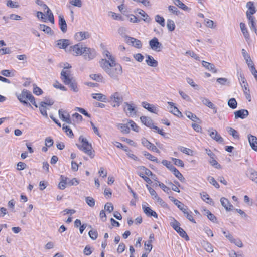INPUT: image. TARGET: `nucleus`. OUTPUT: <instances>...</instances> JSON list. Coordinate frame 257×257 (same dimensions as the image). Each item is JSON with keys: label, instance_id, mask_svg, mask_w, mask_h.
I'll return each mask as SVG.
<instances>
[{"label": "nucleus", "instance_id": "nucleus-5", "mask_svg": "<svg viewBox=\"0 0 257 257\" xmlns=\"http://www.w3.org/2000/svg\"><path fill=\"white\" fill-rule=\"evenodd\" d=\"M123 110L126 113V115L130 117H133L137 115V107L133 103L124 102Z\"/></svg>", "mask_w": 257, "mask_h": 257}, {"label": "nucleus", "instance_id": "nucleus-31", "mask_svg": "<svg viewBox=\"0 0 257 257\" xmlns=\"http://www.w3.org/2000/svg\"><path fill=\"white\" fill-rule=\"evenodd\" d=\"M202 64L206 69H208L209 71H212L213 73L216 72V70L215 69L214 65L208 62L202 61Z\"/></svg>", "mask_w": 257, "mask_h": 257}, {"label": "nucleus", "instance_id": "nucleus-56", "mask_svg": "<svg viewBox=\"0 0 257 257\" xmlns=\"http://www.w3.org/2000/svg\"><path fill=\"white\" fill-rule=\"evenodd\" d=\"M103 55L105 56L108 59L107 60H109L110 62H112L113 60H115V58L111 55L108 50H104L103 52Z\"/></svg>", "mask_w": 257, "mask_h": 257}, {"label": "nucleus", "instance_id": "nucleus-53", "mask_svg": "<svg viewBox=\"0 0 257 257\" xmlns=\"http://www.w3.org/2000/svg\"><path fill=\"white\" fill-rule=\"evenodd\" d=\"M86 203L91 207H93L95 205V200L91 197H86L85 198Z\"/></svg>", "mask_w": 257, "mask_h": 257}, {"label": "nucleus", "instance_id": "nucleus-57", "mask_svg": "<svg viewBox=\"0 0 257 257\" xmlns=\"http://www.w3.org/2000/svg\"><path fill=\"white\" fill-rule=\"evenodd\" d=\"M88 234H89V237L92 240H94L96 239L98 237V233L96 230H91L89 231Z\"/></svg>", "mask_w": 257, "mask_h": 257}, {"label": "nucleus", "instance_id": "nucleus-41", "mask_svg": "<svg viewBox=\"0 0 257 257\" xmlns=\"http://www.w3.org/2000/svg\"><path fill=\"white\" fill-rule=\"evenodd\" d=\"M138 169H140V170L139 172H141L143 174L144 173L145 175L148 176H153L152 172L149 169L147 168L145 166H140L138 167Z\"/></svg>", "mask_w": 257, "mask_h": 257}, {"label": "nucleus", "instance_id": "nucleus-59", "mask_svg": "<svg viewBox=\"0 0 257 257\" xmlns=\"http://www.w3.org/2000/svg\"><path fill=\"white\" fill-rule=\"evenodd\" d=\"M67 185L69 186H76L79 184V181L76 178H73L72 179L67 178Z\"/></svg>", "mask_w": 257, "mask_h": 257}, {"label": "nucleus", "instance_id": "nucleus-11", "mask_svg": "<svg viewBox=\"0 0 257 257\" xmlns=\"http://www.w3.org/2000/svg\"><path fill=\"white\" fill-rule=\"evenodd\" d=\"M58 113L60 118L63 121L66 122L67 123L71 124V120L69 114L66 111L63 109H59Z\"/></svg>", "mask_w": 257, "mask_h": 257}, {"label": "nucleus", "instance_id": "nucleus-54", "mask_svg": "<svg viewBox=\"0 0 257 257\" xmlns=\"http://www.w3.org/2000/svg\"><path fill=\"white\" fill-rule=\"evenodd\" d=\"M62 128L68 136L70 137H72L73 136L72 131L68 126L63 124Z\"/></svg>", "mask_w": 257, "mask_h": 257}, {"label": "nucleus", "instance_id": "nucleus-47", "mask_svg": "<svg viewBox=\"0 0 257 257\" xmlns=\"http://www.w3.org/2000/svg\"><path fill=\"white\" fill-rule=\"evenodd\" d=\"M174 175L181 182L184 181L185 180L184 177L183 176L182 174L177 170L176 168L172 171Z\"/></svg>", "mask_w": 257, "mask_h": 257}, {"label": "nucleus", "instance_id": "nucleus-16", "mask_svg": "<svg viewBox=\"0 0 257 257\" xmlns=\"http://www.w3.org/2000/svg\"><path fill=\"white\" fill-rule=\"evenodd\" d=\"M246 175L252 181L257 183V171L251 168H249L246 171Z\"/></svg>", "mask_w": 257, "mask_h": 257}, {"label": "nucleus", "instance_id": "nucleus-6", "mask_svg": "<svg viewBox=\"0 0 257 257\" xmlns=\"http://www.w3.org/2000/svg\"><path fill=\"white\" fill-rule=\"evenodd\" d=\"M84 49V53L82 55L84 60L91 61L97 56V52L94 49L87 47Z\"/></svg>", "mask_w": 257, "mask_h": 257}, {"label": "nucleus", "instance_id": "nucleus-32", "mask_svg": "<svg viewBox=\"0 0 257 257\" xmlns=\"http://www.w3.org/2000/svg\"><path fill=\"white\" fill-rule=\"evenodd\" d=\"M202 245L203 248L208 252H213V246L209 242L203 241L202 243Z\"/></svg>", "mask_w": 257, "mask_h": 257}, {"label": "nucleus", "instance_id": "nucleus-27", "mask_svg": "<svg viewBox=\"0 0 257 257\" xmlns=\"http://www.w3.org/2000/svg\"><path fill=\"white\" fill-rule=\"evenodd\" d=\"M248 20V25L251 30L253 31L257 34V29L255 26V18L253 16L247 17Z\"/></svg>", "mask_w": 257, "mask_h": 257}, {"label": "nucleus", "instance_id": "nucleus-37", "mask_svg": "<svg viewBox=\"0 0 257 257\" xmlns=\"http://www.w3.org/2000/svg\"><path fill=\"white\" fill-rule=\"evenodd\" d=\"M142 17L143 21L147 23H150L152 21V19L145 12L142 10H140L138 13Z\"/></svg>", "mask_w": 257, "mask_h": 257}, {"label": "nucleus", "instance_id": "nucleus-26", "mask_svg": "<svg viewBox=\"0 0 257 257\" xmlns=\"http://www.w3.org/2000/svg\"><path fill=\"white\" fill-rule=\"evenodd\" d=\"M57 47L60 49H66L70 45L68 39H59L57 41Z\"/></svg>", "mask_w": 257, "mask_h": 257}, {"label": "nucleus", "instance_id": "nucleus-60", "mask_svg": "<svg viewBox=\"0 0 257 257\" xmlns=\"http://www.w3.org/2000/svg\"><path fill=\"white\" fill-rule=\"evenodd\" d=\"M172 110H171V112L173 113L174 115L179 117V116H182L181 112L179 110V109L176 107L174 106L173 107H171Z\"/></svg>", "mask_w": 257, "mask_h": 257}, {"label": "nucleus", "instance_id": "nucleus-3", "mask_svg": "<svg viewBox=\"0 0 257 257\" xmlns=\"http://www.w3.org/2000/svg\"><path fill=\"white\" fill-rule=\"evenodd\" d=\"M16 95L20 102L27 107L32 108L31 104L27 101V100L30 99V97L32 95L29 91L27 89H23L20 94H17Z\"/></svg>", "mask_w": 257, "mask_h": 257}, {"label": "nucleus", "instance_id": "nucleus-63", "mask_svg": "<svg viewBox=\"0 0 257 257\" xmlns=\"http://www.w3.org/2000/svg\"><path fill=\"white\" fill-rule=\"evenodd\" d=\"M209 163L215 168L219 169L221 168V165L217 162L214 158H211L209 161Z\"/></svg>", "mask_w": 257, "mask_h": 257}, {"label": "nucleus", "instance_id": "nucleus-13", "mask_svg": "<svg viewBox=\"0 0 257 257\" xmlns=\"http://www.w3.org/2000/svg\"><path fill=\"white\" fill-rule=\"evenodd\" d=\"M141 142L142 145L147 147L148 149H150L153 151H154L157 153H159L160 151L159 149L157 148V147L152 143L150 142L148 140H147L145 138H143L141 140Z\"/></svg>", "mask_w": 257, "mask_h": 257}, {"label": "nucleus", "instance_id": "nucleus-33", "mask_svg": "<svg viewBox=\"0 0 257 257\" xmlns=\"http://www.w3.org/2000/svg\"><path fill=\"white\" fill-rule=\"evenodd\" d=\"M117 128L121 131V132L124 134H128L130 132V127L128 124L119 123L117 125Z\"/></svg>", "mask_w": 257, "mask_h": 257}, {"label": "nucleus", "instance_id": "nucleus-42", "mask_svg": "<svg viewBox=\"0 0 257 257\" xmlns=\"http://www.w3.org/2000/svg\"><path fill=\"white\" fill-rule=\"evenodd\" d=\"M61 181L59 184L58 187L61 190H64L66 187V185H67V178L63 176H61Z\"/></svg>", "mask_w": 257, "mask_h": 257}, {"label": "nucleus", "instance_id": "nucleus-10", "mask_svg": "<svg viewBox=\"0 0 257 257\" xmlns=\"http://www.w3.org/2000/svg\"><path fill=\"white\" fill-rule=\"evenodd\" d=\"M209 132V136L210 137L219 143L223 142V138L218 133V132L213 128H210L208 130Z\"/></svg>", "mask_w": 257, "mask_h": 257}, {"label": "nucleus", "instance_id": "nucleus-29", "mask_svg": "<svg viewBox=\"0 0 257 257\" xmlns=\"http://www.w3.org/2000/svg\"><path fill=\"white\" fill-rule=\"evenodd\" d=\"M185 114L186 115V116L189 119H191L192 121L197 123H200L201 122L200 119L198 117H197L195 114H193V113L189 111H185Z\"/></svg>", "mask_w": 257, "mask_h": 257}, {"label": "nucleus", "instance_id": "nucleus-49", "mask_svg": "<svg viewBox=\"0 0 257 257\" xmlns=\"http://www.w3.org/2000/svg\"><path fill=\"white\" fill-rule=\"evenodd\" d=\"M155 20L156 22L158 23L161 26L164 27L165 19L163 17L160 16L159 15H157L155 16Z\"/></svg>", "mask_w": 257, "mask_h": 257}, {"label": "nucleus", "instance_id": "nucleus-35", "mask_svg": "<svg viewBox=\"0 0 257 257\" xmlns=\"http://www.w3.org/2000/svg\"><path fill=\"white\" fill-rule=\"evenodd\" d=\"M240 27L241 32L243 33L245 39H248L249 38V34L246 27L245 24L244 23L241 22L240 24Z\"/></svg>", "mask_w": 257, "mask_h": 257}, {"label": "nucleus", "instance_id": "nucleus-20", "mask_svg": "<svg viewBox=\"0 0 257 257\" xmlns=\"http://www.w3.org/2000/svg\"><path fill=\"white\" fill-rule=\"evenodd\" d=\"M220 202L222 206L224 207L227 211H230L233 210V205L231 204L229 201L226 198H221Z\"/></svg>", "mask_w": 257, "mask_h": 257}, {"label": "nucleus", "instance_id": "nucleus-2", "mask_svg": "<svg viewBox=\"0 0 257 257\" xmlns=\"http://www.w3.org/2000/svg\"><path fill=\"white\" fill-rule=\"evenodd\" d=\"M79 140L82 143V145L77 144V147L79 150L84 152L86 154L89 155L91 158L94 157V151H93L91 144H90L86 138L80 136Z\"/></svg>", "mask_w": 257, "mask_h": 257}, {"label": "nucleus", "instance_id": "nucleus-22", "mask_svg": "<svg viewBox=\"0 0 257 257\" xmlns=\"http://www.w3.org/2000/svg\"><path fill=\"white\" fill-rule=\"evenodd\" d=\"M248 139L251 148L257 151V137L249 134L248 135Z\"/></svg>", "mask_w": 257, "mask_h": 257}, {"label": "nucleus", "instance_id": "nucleus-52", "mask_svg": "<svg viewBox=\"0 0 257 257\" xmlns=\"http://www.w3.org/2000/svg\"><path fill=\"white\" fill-rule=\"evenodd\" d=\"M168 10L170 12H171L177 16L181 14L180 11H179L176 7L173 6H169L168 7Z\"/></svg>", "mask_w": 257, "mask_h": 257}, {"label": "nucleus", "instance_id": "nucleus-12", "mask_svg": "<svg viewBox=\"0 0 257 257\" xmlns=\"http://www.w3.org/2000/svg\"><path fill=\"white\" fill-rule=\"evenodd\" d=\"M126 42L137 48H141L142 44L140 40L133 37L127 36Z\"/></svg>", "mask_w": 257, "mask_h": 257}, {"label": "nucleus", "instance_id": "nucleus-25", "mask_svg": "<svg viewBox=\"0 0 257 257\" xmlns=\"http://www.w3.org/2000/svg\"><path fill=\"white\" fill-rule=\"evenodd\" d=\"M59 25L62 32L64 33H66L67 31V24L62 15L59 16Z\"/></svg>", "mask_w": 257, "mask_h": 257}, {"label": "nucleus", "instance_id": "nucleus-62", "mask_svg": "<svg viewBox=\"0 0 257 257\" xmlns=\"http://www.w3.org/2000/svg\"><path fill=\"white\" fill-rule=\"evenodd\" d=\"M104 209L107 211H108L109 213H111L113 211L114 209L113 205L112 203H107L105 204L104 206Z\"/></svg>", "mask_w": 257, "mask_h": 257}, {"label": "nucleus", "instance_id": "nucleus-18", "mask_svg": "<svg viewBox=\"0 0 257 257\" xmlns=\"http://www.w3.org/2000/svg\"><path fill=\"white\" fill-rule=\"evenodd\" d=\"M246 7L248 8V10L246 13V17L252 16V15L256 13V10L254 6L253 2L251 1L247 2Z\"/></svg>", "mask_w": 257, "mask_h": 257}, {"label": "nucleus", "instance_id": "nucleus-44", "mask_svg": "<svg viewBox=\"0 0 257 257\" xmlns=\"http://www.w3.org/2000/svg\"><path fill=\"white\" fill-rule=\"evenodd\" d=\"M228 105L230 108L234 109L237 107V102L235 98H232L228 100Z\"/></svg>", "mask_w": 257, "mask_h": 257}, {"label": "nucleus", "instance_id": "nucleus-61", "mask_svg": "<svg viewBox=\"0 0 257 257\" xmlns=\"http://www.w3.org/2000/svg\"><path fill=\"white\" fill-rule=\"evenodd\" d=\"M185 216H186V217L189 220H190V221H191L192 222L194 223H196V221L193 218V213L191 211H188L187 212H186L185 214Z\"/></svg>", "mask_w": 257, "mask_h": 257}, {"label": "nucleus", "instance_id": "nucleus-4", "mask_svg": "<svg viewBox=\"0 0 257 257\" xmlns=\"http://www.w3.org/2000/svg\"><path fill=\"white\" fill-rule=\"evenodd\" d=\"M171 226L180 235V236L185 239L186 240H189V238L186 232L180 227V223L174 218L170 223Z\"/></svg>", "mask_w": 257, "mask_h": 257}, {"label": "nucleus", "instance_id": "nucleus-38", "mask_svg": "<svg viewBox=\"0 0 257 257\" xmlns=\"http://www.w3.org/2000/svg\"><path fill=\"white\" fill-rule=\"evenodd\" d=\"M39 29L48 34L51 35L53 34V32L52 31L51 28L44 24H40L39 25Z\"/></svg>", "mask_w": 257, "mask_h": 257}, {"label": "nucleus", "instance_id": "nucleus-58", "mask_svg": "<svg viewBox=\"0 0 257 257\" xmlns=\"http://www.w3.org/2000/svg\"><path fill=\"white\" fill-rule=\"evenodd\" d=\"M179 150L181 152L187 155H192L193 151L190 149L184 147H180Z\"/></svg>", "mask_w": 257, "mask_h": 257}, {"label": "nucleus", "instance_id": "nucleus-40", "mask_svg": "<svg viewBox=\"0 0 257 257\" xmlns=\"http://www.w3.org/2000/svg\"><path fill=\"white\" fill-rule=\"evenodd\" d=\"M174 3L177 7L183 10L187 11L189 8L180 0H174Z\"/></svg>", "mask_w": 257, "mask_h": 257}, {"label": "nucleus", "instance_id": "nucleus-14", "mask_svg": "<svg viewBox=\"0 0 257 257\" xmlns=\"http://www.w3.org/2000/svg\"><path fill=\"white\" fill-rule=\"evenodd\" d=\"M235 119H244L249 115V112L246 109H240L234 112Z\"/></svg>", "mask_w": 257, "mask_h": 257}, {"label": "nucleus", "instance_id": "nucleus-9", "mask_svg": "<svg viewBox=\"0 0 257 257\" xmlns=\"http://www.w3.org/2000/svg\"><path fill=\"white\" fill-rule=\"evenodd\" d=\"M149 45L152 50L156 52L160 51L163 48L162 44L158 41L156 37H154L149 41Z\"/></svg>", "mask_w": 257, "mask_h": 257}, {"label": "nucleus", "instance_id": "nucleus-30", "mask_svg": "<svg viewBox=\"0 0 257 257\" xmlns=\"http://www.w3.org/2000/svg\"><path fill=\"white\" fill-rule=\"evenodd\" d=\"M92 97L93 99L98 101L103 102H106L107 98L106 96L101 93H93L92 94Z\"/></svg>", "mask_w": 257, "mask_h": 257}, {"label": "nucleus", "instance_id": "nucleus-1", "mask_svg": "<svg viewBox=\"0 0 257 257\" xmlns=\"http://www.w3.org/2000/svg\"><path fill=\"white\" fill-rule=\"evenodd\" d=\"M101 67L112 79L119 80V76L122 73V66L115 60L110 62L106 59H102L99 62Z\"/></svg>", "mask_w": 257, "mask_h": 257}, {"label": "nucleus", "instance_id": "nucleus-19", "mask_svg": "<svg viewBox=\"0 0 257 257\" xmlns=\"http://www.w3.org/2000/svg\"><path fill=\"white\" fill-rule=\"evenodd\" d=\"M142 208L144 211V212L146 214V215L149 217H154L155 218H158V215L156 212L152 210L150 207L146 206L145 205H142Z\"/></svg>", "mask_w": 257, "mask_h": 257}, {"label": "nucleus", "instance_id": "nucleus-21", "mask_svg": "<svg viewBox=\"0 0 257 257\" xmlns=\"http://www.w3.org/2000/svg\"><path fill=\"white\" fill-rule=\"evenodd\" d=\"M142 106L148 110L149 112L157 114L158 110L154 105L150 104L147 102H143L142 103Z\"/></svg>", "mask_w": 257, "mask_h": 257}, {"label": "nucleus", "instance_id": "nucleus-15", "mask_svg": "<svg viewBox=\"0 0 257 257\" xmlns=\"http://www.w3.org/2000/svg\"><path fill=\"white\" fill-rule=\"evenodd\" d=\"M111 99L116 103V106H119L123 101L122 96L118 92H115L111 96Z\"/></svg>", "mask_w": 257, "mask_h": 257}, {"label": "nucleus", "instance_id": "nucleus-36", "mask_svg": "<svg viewBox=\"0 0 257 257\" xmlns=\"http://www.w3.org/2000/svg\"><path fill=\"white\" fill-rule=\"evenodd\" d=\"M143 154L146 157L147 159H149V160L155 162L157 163H160V161L156 157L152 155L150 153L147 152V151H144L143 152Z\"/></svg>", "mask_w": 257, "mask_h": 257}, {"label": "nucleus", "instance_id": "nucleus-17", "mask_svg": "<svg viewBox=\"0 0 257 257\" xmlns=\"http://www.w3.org/2000/svg\"><path fill=\"white\" fill-rule=\"evenodd\" d=\"M202 103L208 107L209 108L213 109L214 110V113H216L217 112V109L215 105L208 99L205 97H201L200 98Z\"/></svg>", "mask_w": 257, "mask_h": 257}, {"label": "nucleus", "instance_id": "nucleus-51", "mask_svg": "<svg viewBox=\"0 0 257 257\" xmlns=\"http://www.w3.org/2000/svg\"><path fill=\"white\" fill-rule=\"evenodd\" d=\"M208 181L212 185H213L215 188H219L220 186L217 182L215 180V179L212 176H208L207 177Z\"/></svg>", "mask_w": 257, "mask_h": 257}, {"label": "nucleus", "instance_id": "nucleus-64", "mask_svg": "<svg viewBox=\"0 0 257 257\" xmlns=\"http://www.w3.org/2000/svg\"><path fill=\"white\" fill-rule=\"evenodd\" d=\"M70 87L72 90H73L75 92H77L78 91V88L77 87V83L74 80L73 81L70 83L69 85Z\"/></svg>", "mask_w": 257, "mask_h": 257}, {"label": "nucleus", "instance_id": "nucleus-43", "mask_svg": "<svg viewBox=\"0 0 257 257\" xmlns=\"http://www.w3.org/2000/svg\"><path fill=\"white\" fill-rule=\"evenodd\" d=\"M201 197L202 199L206 203L209 204H212L213 203L212 199L209 197V196L206 193L203 192V194H201Z\"/></svg>", "mask_w": 257, "mask_h": 257}, {"label": "nucleus", "instance_id": "nucleus-55", "mask_svg": "<svg viewBox=\"0 0 257 257\" xmlns=\"http://www.w3.org/2000/svg\"><path fill=\"white\" fill-rule=\"evenodd\" d=\"M46 15L48 16V20H49V21L50 22H51L52 23L54 24V18L53 14L49 8H48V10H47Z\"/></svg>", "mask_w": 257, "mask_h": 257}, {"label": "nucleus", "instance_id": "nucleus-28", "mask_svg": "<svg viewBox=\"0 0 257 257\" xmlns=\"http://www.w3.org/2000/svg\"><path fill=\"white\" fill-rule=\"evenodd\" d=\"M146 62L148 65L154 67L157 66L158 62L157 60H155L152 56L149 55H146Z\"/></svg>", "mask_w": 257, "mask_h": 257}, {"label": "nucleus", "instance_id": "nucleus-45", "mask_svg": "<svg viewBox=\"0 0 257 257\" xmlns=\"http://www.w3.org/2000/svg\"><path fill=\"white\" fill-rule=\"evenodd\" d=\"M90 77L97 82H102L103 79V76L100 74H92L90 75Z\"/></svg>", "mask_w": 257, "mask_h": 257}, {"label": "nucleus", "instance_id": "nucleus-50", "mask_svg": "<svg viewBox=\"0 0 257 257\" xmlns=\"http://www.w3.org/2000/svg\"><path fill=\"white\" fill-rule=\"evenodd\" d=\"M162 163L172 172L175 168V167L171 163V162L167 160H163L162 161Z\"/></svg>", "mask_w": 257, "mask_h": 257}, {"label": "nucleus", "instance_id": "nucleus-23", "mask_svg": "<svg viewBox=\"0 0 257 257\" xmlns=\"http://www.w3.org/2000/svg\"><path fill=\"white\" fill-rule=\"evenodd\" d=\"M90 36L88 32H79L75 34V38L77 41H80L84 39L88 38Z\"/></svg>", "mask_w": 257, "mask_h": 257}, {"label": "nucleus", "instance_id": "nucleus-39", "mask_svg": "<svg viewBox=\"0 0 257 257\" xmlns=\"http://www.w3.org/2000/svg\"><path fill=\"white\" fill-rule=\"evenodd\" d=\"M226 130L228 131V133L234 139H238L239 138V135L238 133L233 128L227 127Z\"/></svg>", "mask_w": 257, "mask_h": 257}, {"label": "nucleus", "instance_id": "nucleus-24", "mask_svg": "<svg viewBox=\"0 0 257 257\" xmlns=\"http://www.w3.org/2000/svg\"><path fill=\"white\" fill-rule=\"evenodd\" d=\"M140 120L142 123L150 128H152L154 125L153 124V120L151 118L147 116H141Z\"/></svg>", "mask_w": 257, "mask_h": 257}, {"label": "nucleus", "instance_id": "nucleus-48", "mask_svg": "<svg viewBox=\"0 0 257 257\" xmlns=\"http://www.w3.org/2000/svg\"><path fill=\"white\" fill-rule=\"evenodd\" d=\"M167 27L170 31H173L175 28V25L174 22L171 20H167Z\"/></svg>", "mask_w": 257, "mask_h": 257}, {"label": "nucleus", "instance_id": "nucleus-8", "mask_svg": "<svg viewBox=\"0 0 257 257\" xmlns=\"http://www.w3.org/2000/svg\"><path fill=\"white\" fill-rule=\"evenodd\" d=\"M61 78L63 83L66 85H69L70 83L73 81L74 79L70 74L69 71L62 70L61 73Z\"/></svg>", "mask_w": 257, "mask_h": 257}, {"label": "nucleus", "instance_id": "nucleus-7", "mask_svg": "<svg viewBox=\"0 0 257 257\" xmlns=\"http://www.w3.org/2000/svg\"><path fill=\"white\" fill-rule=\"evenodd\" d=\"M86 47L82 43H79L70 47L69 51L73 52V55L76 56L82 55Z\"/></svg>", "mask_w": 257, "mask_h": 257}, {"label": "nucleus", "instance_id": "nucleus-46", "mask_svg": "<svg viewBox=\"0 0 257 257\" xmlns=\"http://www.w3.org/2000/svg\"><path fill=\"white\" fill-rule=\"evenodd\" d=\"M242 88L246 98L248 100V101H251V97L248 86L242 87Z\"/></svg>", "mask_w": 257, "mask_h": 257}, {"label": "nucleus", "instance_id": "nucleus-34", "mask_svg": "<svg viewBox=\"0 0 257 257\" xmlns=\"http://www.w3.org/2000/svg\"><path fill=\"white\" fill-rule=\"evenodd\" d=\"M204 214L208 217V218L212 222H216L217 221L216 217L210 211L207 209H204Z\"/></svg>", "mask_w": 257, "mask_h": 257}]
</instances>
